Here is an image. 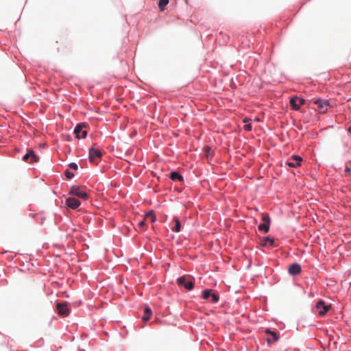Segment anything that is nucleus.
Listing matches in <instances>:
<instances>
[{"label": "nucleus", "mask_w": 351, "mask_h": 351, "mask_svg": "<svg viewBox=\"0 0 351 351\" xmlns=\"http://www.w3.org/2000/svg\"><path fill=\"white\" fill-rule=\"evenodd\" d=\"M56 308L60 315L65 317L67 316L69 313V310L66 302L58 303Z\"/></svg>", "instance_id": "9"}, {"label": "nucleus", "mask_w": 351, "mask_h": 351, "mask_svg": "<svg viewBox=\"0 0 351 351\" xmlns=\"http://www.w3.org/2000/svg\"><path fill=\"white\" fill-rule=\"evenodd\" d=\"M269 222L270 221H265V223L258 225V230L263 231L265 233L267 232L269 230Z\"/></svg>", "instance_id": "15"}, {"label": "nucleus", "mask_w": 351, "mask_h": 351, "mask_svg": "<svg viewBox=\"0 0 351 351\" xmlns=\"http://www.w3.org/2000/svg\"><path fill=\"white\" fill-rule=\"evenodd\" d=\"M223 221V224H219V226L222 228H228L229 226H230V224H228L227 223V221Z\"/></svg>", "instance_id": "25"}, {"label": "nucleus", "mask_w": 351, "mask_h": 351, "mask_svg": "<svg viewBox=\"0 0 351 351\" xmlns=\"http://www.w3.org/2000/svg\"><path fill=\"white\" fill-rule=\"evenodd\" d=\"M211 302L213 303H216L219 301V296L215 293H212L211 295Z\"/></svg>", "instance_id": "23"}, {"label": "nucleus", "mask_w": 351, "mask_h": 351, "mask_svg": "<svg viewBox=\"0 0 351 351\" xmlns=\"http://www.w3.org/2000/svg\"><path fill=\"white\" fill-rule=\"evenodd\" d=\"M102 154L100 150L90 148L89 150V160L91 162L97 164L101 158Z\"/></svg>", "instance_id": "4"}, {"label": "nucleus", "mask_w": 351, "mask_h": 351, "mask_svg": "<svg viewBox=\"0 0 351 351\" xmlns=\"http://www.w3.org/2000/svg\"><path fill=\"white\" fill-rule=\"evenodd\" d=\"M176 221V223L174 228H173V230H174L175 232H180V228H181V224L180 223V221Z\"/></svg>", "instance_id": "22"}, {"label": "nucleus", "mask_w": 351, "mask_h": 351, "mask_svg": "<svg viewBox=\"0 0 351 351\" xmlns=\"http://www.w3.org/2000/svg\"><path fill=\"white\" fill-rule=\"evenodd\" d=\"M289 273L292 276H295L301 272V267L298 263H293L289 267Z\"/></svg>", "instance_id": "12"}, {"label": "nucleus", "mask_w": 351, "mask_h": 351, "mask_svg": "<svg viewBox=\"0 0 351 351\" xmlns=\"http://www.w3.org/2000/svg\"><path fill=\"white\" fill-rule=\"evenodd\" d=\"M262 219H263V220L269 219V217H268V216H263Z\"/></svg>", "instance_id": "30"}, {"label": "nucleus", "mask_w": 351, "mask_h": 351, "mask_svg": "<svg viewBox=\"0 0 351 351\" xmlns=\"http://www.w3.org/2000/svg\"><path fill=\"white\" fill-rule=\"evenodd\" d=\"M65 176L68 179H71L74 177V174L70 172L69 170L65 171Z\"/></svg>", "instance_id": "24"}, {"label": "nucleus", "mask_w": 351, "mask_h": 351, "mask_svg": "<svg viewBox=\"0 0 351 351\" xmlns=\"http://www.w3.org/2000/svg\"><path fill=\"white\" fill-rule=\"evenodd\" d=\"M315 308L317 313L320 316H324L330 310V305H326L324 301L320 300L317 303Z\"/></svg>", "instance_id": "6"}, {"label": "nucleus", "mask_w": 351, "mask_h": 351, "mask_svg": "<svg viewBox=\"0 0 351 351\" xmlns=\"http://www.w3.org/2000/svg\"><path fill=\"white\" fill-rule=\"evenodd\" d=\"M136 224L131 223V225L134 227V228L136 231H145L147 228V225L145 223V221H135Z\"/></svg>", "instance_id": "13"}, {"label": "nucleus", "mask_w": 351, "mask_h": 351, "mask_svg": "<svg viewBox=\"0 0 351 351\" xmlns=\"http://www.w3.org/2000/svg\"><path fill=\"white\" fill-rule=\"evenodd\" d=\"M289 104L293 110H298L300 106L305 104V100L298 97H294L290 99Z\"/></svg>", "instance_id": "7"}, {"label": "nucleus", "mask_w": 351, "mask_h": 351, "mask_svg": "<svg viewBox=\"0 0 351 351\" xmlns=\"http://www.w3.org/2000/svg\"><path fill=\"white\" fill-rule=\"evenodd\" d=\"M66 205L70 208L75 209L80 205V202L75 197H69L66 200Z\"/></svg>", "instance_id": "11"}, {"label": "nucleus", "mask_w": 351, "mask_h": 351, "mask_svg": "<svg viewBox=\"0 0 351 351\" xmlns=\"http://www.w3.org/2000/svg\"><path fill=\"white\" fill-rule=\"evenodd\" d=\"M244 129L246 130V131H250L252 130V125L250 124H247V125H245L244 126Z\"/></svg>", "instance_id": "28"}, {"label": "nucleus", "mask_w": 351, "mask_h": 351, "mask_svg": "<svg viewBox=\"0 0 351 351\" xmlns=\"http://www.w3.org/2000/svg\"><path fill=\"white\" fill-rule=\"evenodd\" d=\"M266 332H267V334L271 335V336L272 337L273 339H272L271 342H275V341H278V335L275 332H271V331H270V330H266ZM267 341H268L269 343H270V342H271V340H270L269 339H267Z\"/></svg>", "instance_id": "18"}, {"label": "nucleus", "mask_w": 351, "mask_h": 351, "mask_svg": "<svg viewBox=\"0 0 351 351\" xmlns=\"http://www.w3.org/2000/svg\"><path fill=\"white\" fill-rule=\"evenodd\" d=\"M152 310L149 307H146L145 308L144 315L142 318L144 322H147V321L149 320L150 317L152 316Z\"/></svg>", "instance_id": "16"}, {"label": "nucleus", "mask_w": 351, "mask_h": 351, "mask_svg": "<svg viewBox=\"0 0 351 351\" xmlns=\"http://www.w3.org/2000/svg\"><path fill=\"white\" fill-rule=\"evenodd\" d=\"M311 102L317 105V109L321 113H325L328 109L329 102L327 100L313 99H311Z\"/></svg>", "instance_id": "2"}, {"label": "nucleus", "mask_w": 351, "mask_h": 351, "mask_svg": "<svg viewBox=\"0 0 351 351\" xmlns=\"http://www.w3.org/2000/svg\"><path fill=\"white\" fill-rule=\"evenodd\" d=\"M204 149L206 151V157H208L210 155L211 149H210V148H209L208 147H205Z\"/></svg>", "instance_id": "27"}, {"label": "nucleus", "mask_w": 351, "mask_h": 351, "mask_svg": "<svg viewBox=\"0 0 351 351\" xmlns=\"http://www.w3.org/2000/svg\"><path fill=\"white\" fill-rule=\"evenodd\" d=\"M69 167L73 170H77V165L76 163H74V162H71L69 164Z\"/></svg>", "instance_id": "26"}, {"label": "nucleus", "mask_w": 351, "mask_h": 351, "mask_svg": "<svg viewBox=\"0 0 351 351\" xmlns=\"http://www.w3.org/2000/svg\"><path fill=\"white\" fill-rule=\"evenodd\" d=\"M348 132L351 134V125L348 128Z\"/></svg>", "instance_id": "31"}, {"label": "nucleus", "mask_w": 351, "mask_h": 351, "mask_svg": "<svg viewBox=\"0 0 351 351\" xmlns=\"http://www.w3.org/2000/svg\"><path fill=\"white\" fill-rule=\"evenodd\" d=\"M169 3V0H159L158 7L161 12L165 10V6Z\"/></svg>", "instance_id": "19"}, {"label": "nucleus", "mask_w": 351, "mask_h": 351, "mask_svg": "<svg viewBox=\"0 0 351 351\" xmlns=\"http://www.w3.org/2000/svg\"><path fill=\"white\" fill-rule=\"evenodd\" d=\"M23 160L28 163H34L38 162L39 158L32 149H28L27 152L23 156Z\"/></svg>", "instance_id": "5"}, {"label": "nucleus", "mask_w": 351, "mask_h": 351, "mask_svg": "<svg viewBox=\"0 0 351 351\" xmlns=\"http://www.w3.org/2000/svg\"><path fill=\"white\" fill-rule=\"evenodd\" d=\"M85 127L84 124H78L75 130L74 133L75 134L76 138H85L86 136L87 132L86 130H83V128Z\"/></svg>", "instance_id": "10"}, {"label": "nucleus", "mask_w": 351, "mask_h": 351, "mask_svg": "<svg viewBox=\"0 0 351 351\" xmlns=\"http://www.w3.org/2000/svg\"><path fill=\"white\" fill-rule=\"evenodd\" d=\"M267 245H270V246H274V240L273 239H271L270 237H265V238H263L261 240V242H260V245L261 247H265L267 246Z\"/></svg>", "instance_id": "14"}, {"label": "nucleus", "mask_w": 351, "mask_h": 351, "mask_svg": "<svg viewBox=\"0 0 351 351\" xmlns=\"http://www.w3.org/2000/svg\"><path fill=\"white\" fill-rule=\"evenodd\" d=\"M345 171L348 173H349L351 171V167L346 166Z\"/></svg>", "instance_id": "29"}, {"label": "nucleus", "mask_w": 351, "mask_h": 351, "mask_svg": "<svg viewBox=\"0 0 351 351\" xmlns=\"http://www.w3.org/2000/svg\"><path fill=\"white\" fill-rule=\"evenodd\" d=\"M203 298L206 300H208L212 295L210 290L206 289L203 291Z\"/></svg>", "instance_id": "21"}, {"label": "nucleus", "mask_w": 351, "mask_h": 351, "mask_svg": "<svg viewBox=\"0 0 351 351\" xmlns=\"http://www.w3.org/2000/svg\"><path fill=\"white\" fill-rule=\"evenodd\" d=\"M302 161V158L300 156L298 155H293L287 160L286 165L290 167L295 168L301 165Z\"/></svg>", "instance_id": "8"}, {"label": "nucleus", "mask_w": 351, "mask_h": 351, "mask_svg": "<svg viewBox=\"0 0 351 351\" xmlns=\"http://www.w3.org/2000/svg\"><path fill=\"white\" fill-rule=\"evenodd\" d=\"M177 282L180 286L184 287L187 290H191L194 287L193 282L189 276H181L177 279Z\"/></svg>", "instance_id": "3"}, {"label": "nucleus", "mask_w": 351, "mask_h": 351, "mask_svg": "<svg viewBox=\"0 0 351 351\" xmlns=\"http://www.w3.org/2000/svg\"><path fill=\"white\" fill-rule=\"evenodd\" d=\"M144 217L145 219H155L156 215L153 210H149L145 213Z\"/></svg>", "instance_id": "20"}, {"label": "nucleus", "mask_w": 351, "mask_h": 351, "mask_svg": "<svg viewBox=\"0 0 351 351\" xmlns=\"http://www.w3.org/2000/svg\"><path fill=\"white\" fill-rule=\"evenodd\" d=\"M170 178L172 180H178L179 181H183V178L182 176L178 172L176 171H173V172H171V174H170Z\"/></svg>", "instance_id": "17"}, {"label": "nucleus", "mask_w": 351, "mask_h": 351, "mask_svg": "<svg viewBox=\"0 0 351 351\" xmlns=\"http://www.w3.org/2000/svg\"><path fill=\"white\" fill-rule=\"evenodd\" d=\"M69 194L76 195L82 199L88 198V193L86 191L79 186H73L71 188Z\"/></svg>", "instance_id": "1"}]
</instances>
